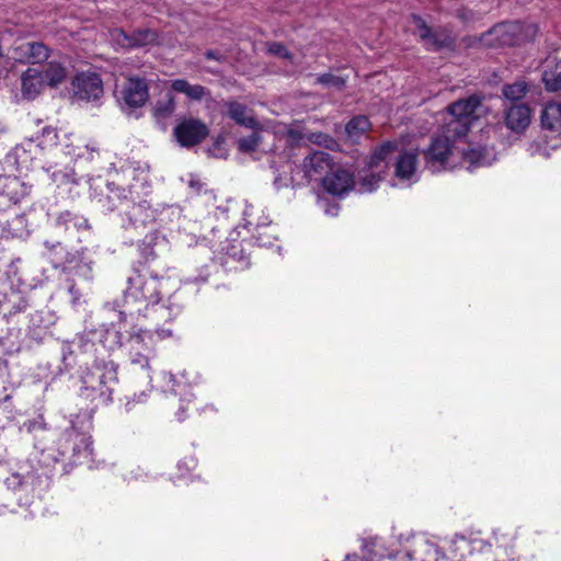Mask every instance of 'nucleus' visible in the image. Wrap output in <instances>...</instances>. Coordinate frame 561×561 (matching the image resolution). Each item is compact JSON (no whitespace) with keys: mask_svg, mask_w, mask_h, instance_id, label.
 <instances>
[{"mask_svg":"<svg viewBox=\"0 0 561 561\" xmlns=\"http://www.w3.org/2000/svg\"><path fill=\"white\" fill-rule=\"evenodd\" d=\"M484 113L485 106L479 95L458 100L447 107L444 127L447 133L453 134L454 138H461L466 136L472 121L478 119Z\"/></svg>","mask_w":561,"mask_h":561,"instance_id":"obj_1","label":"nucleus"},{"mask_svg":"<svg viewBox=\"0 0 561 561\" xmlns=\"http://www.w3.org/2000/svg\"><path fill=\"white\" fill-rule=\"evenodd\" d=\"M536 33L533 25L520 22H505L492 27L480 37V43L489 47L513 46L523 41L531 39Z\"/></svg>","mask_w":561,"mask_h":561,"instance_id":"obj_2","label":"nucleus"},{"mask_svg":"<svg viewBox=\"0 0 561 561\" xmlns=\"http://www.w3.org/2000/svg\"><path fill=\"white\" fill-rule=\"evenodd\" d=\"M397 144L387 141L377 148L370 157L368 169L360 175L359 186L362 192H373L385 178L389 160L397 151Z\"/></svg>","mask_w":561,"mask_h":561,"instance_id":"obj_3","label":"nucleus"},{"mask_svg":"<svg viewBox=\"0 0 561 561\" xmlns=\"http://www.w3.org/2000/svg\"><path fill=\"white\" fill-rule=\"evenodd\" d=\"M161 299V279L157 277H145L135 273L128 277V286L125 289V301L127 304H145V306L157 305Z\"/></svg>","mask_w":561,"mask_h":561,"instance_id":"obj_4","label":"nucleus"},{"mask_svg":"<svg viewBox=\"0 0 561 561\" xmlns=\"http://www.w3.org/2000/svg\"><path fill=\"white\" fill-rule=\"evenodd\" d=\"M453 134L446 131L443 126L442 134L433 139L431 146L424 152L426 165L432 172H439L446 168L448 158L454 154L455 141Z\"/></svg>","mask_w":561,"mask_h":561,"instance_id":"obj_5","label":"nucleus"},{"mask_svg":"<svg viewBox=\"0 0 561 561\" xmlns=\"http://www.w3.org/2000/svg\"><path fill=\"white\" fill-rule=\"evenodd\" d=\"M127 347L133 365L149 368L150 359L154 355L152 332L142 329L134 331L127 341Z\"/></svg>","mask_w":561,"mask_h":561,"instance_id":"obj_6","label":"nucleus"},{"mask_svg":"<svg viewBox=\"0 0 561 561\" xmlns=\"http://www.w3.org/2000/svg\"><path fill=\"white\" fill-rule=\"evenodd\" d=\"M94 377L101 378L99 387L100 394L110 398L114 386L117 383V371L114 363H95L83 377V383L87 388L96 389Z\"/></svg>","mask_w":561,"mask_h":561,"instance_id":"obj_7","label":"nucleus"},{"mask_svg":"<svg viewBox=\"0 0 561 561\" xmlns=\"http://www.w3.org/2000/svg\"><path fill=\"white\" fill-rule=\"evenodd\" d=\"M412 23L427 49L437 50L450 47L454 44V38L447 28L438 27L433 30L419 15H412Z\"/></svg>","mask_w":561,"mask_h":561,"instance_id":"obj_8","label":"nucleus"},{"mask_svg":"<svg viewBox=\"0 0 561 561\" xmlns=\"http://www.w3.org/2000/svg\"><path fill=\"white\" fill-rule=\"evenodd\" d=\"M178 142L182 147L201 144L209 134L207 125L198 118H184L173 129Z\"/></svg>","mask_w":561,"mask_h":561,"instance_id":"obj_9","label":"nucleus"},{"mask_svg":"<svg viewBox=\"0 0 561 561\" xmlns=\"http://www.w3.org/2000/svg\"><path fill=\"white\" fill-rule=\"evenodd\" d=\"M117 98L124 106L138 108L148 101V85L140 78H128L117 91Z\"/></svg>","mask_w":561,"mask_h":561,"instance_id":"obj_10","label":"nucleus"},{"mask_svg":"<svg viewBox=\"0 0 561 561\" xmlns=\"http://www.w3.org/2000/svg\"><path fill=\"white\" fill-rule=\"evenodd\" d=\"M335 167L330 153L325 151H314L302 161L305 176L310 181H322Z\"/></svg>","mask_w":561,"mask_h":561,"instance_id":"obj_11","label":"nucleus"},{"mask_svg":"<svg viewBox=\"0 0 561 561\" xmlns=\"http://www.w3.org/2000/svg\"><path fill=\"white\" fill-rule=\"evenodd\" d=\"M75 95L80 100H98L103 94L102 80L96 73L82 72L72 81Z\"/></svg>","mask_w":561,"mask_h":561,"instance_id":"obj_12","label":"nucleus"},{"mask_svg":"<svg viewBox=\"0 0 561 561\" xmlns=\"http://www.w3.org/2000/svg\"><path fill=\"white\" fill-rule=\"evenodd\" d=\"M322 186L331 195L342 196L354 187V176L348 170L336 165L322 179Z\"/></svg>","mask_w":561,"mask_h":561,"instance_id":"obj_13","label":"nucleus"},{"mask_svg":"<svg viewBox=\"0 0 561 561\" xmlns=\"http://www.w3.org/2000/svg\"><path fill=\"white\" fill-rule=\"evenodd\" d=\"M48 56V48L38 42L21 43L12 50V58L21 64H41Z\"/></svg>","mask_w":561,"mask_h":561,"instance_id":"obj_14","label":"nucleus"},{"mask_svg":"<svg viewBox=\"0 0 561 561\" xmlns=\"http://www.w3.org/2000/svg\"><path fill=\"white\" fill-rule=\"evenodd\" d=\"M224 106L226 108V116L232 119L237 125L253 130L260 127V123L256 119L253 110L248 105L236 100H229L224 103Z\"/></svg>","mask_w":561,"mask_h":561,"instance_id":"obj_15","label":"nucleus"},{"mask_svg":"<svg viewBox=\"0 0 561 561\" xmlns=\"http://www.w3.org/2000/svg\"><path fill=\"white\" fill-rule=\"evenodd\" d=\"M112 37L118 45L127 48L144 47L157 42V34L149 28L138 30L130 35L122 30H115Z\"/></svg>","mask_w":561,"mask_h":561,"instance_id":"obj_16","label":"nucleus"},{"mask_svg":"<svg viewBox=\"0 0 561 561\" xmlns=\"http://www.w3.org/2000/svg\"><path fill=\"white\" fill-rule=\"evenodd\" d=\"M531 111L525 103L512 104L505 110V125L508 129L520 133L530 124Z\"/></svg>","mask_w":561,"mask_h":561,"instance_id":"obj_17","label":"nucleus"},{"mask_svg":"<svg viewBox=\"0 0 561 561\" xmlns=\"http://www.w3.org/2000/svg\"><path fill=\"white\" fill-rule=\"evenodd\" d=\"M45 87L42 71L36 68L26 69L21 76V93L26 100L35 99Z\"/></svg>","mask_w":561,"mask_h":561,"instance_id":"obj_18","label":"nucleus"},{"mask_svg":"<svg viewBox=\"0 0 561 561\" xmlns=\"http://www.w3.org/2000/svg\"><path fill=\"white\" fill-rule=\"evenodd\" d=\"M417 157L416 150L400 152L394 163V175L400 180H411L416 171Z\"/></svg>","mask_w":561,"mask_h":561,"instance_id":"obj_19","label":"nucleus"},{"mask_svg":"<svg viewBox=\"0 0 561 561\" xmlns=\"http://www.w3.org/2000/svg\"><path fill=\"white\" fill-rule=\"evenodd\" d=\"M39 482V477L33 471H26L24 473L14 471L5 479L7 486L12 490L30 489L31 491H34Z\"/></svg>","mask_w":561,"mask_h":561,"instance_id":"obj_20","label":"nucleus"},{"mask_svg":"<svg viewBox=\"0 0 561 561\" xmlns=\"http://www.w3.org/2000/svg\"><path fill=\"white\" fill-rule=\"evenodd\" d=\"M171 88L179 93L185 94L193 101H201L210 95L207 88L201 84H191L187 80L176 79L171 83Z\"/></svg>","mask_w":561,"mask_h":561,"instance_id":"obj_21","label":"nucleus"},{"mask_svg":"<svg viewBox=\"0 0 561 561\" xmlns=\"http://www.w3.org/2000/svg\"><path fill=\"white\" fill-rule=\"evenodd\" d=\"M540 119L543 128L559 130L561 128V104L548 103L541 112Z\"/></svg>","mask_w":561,"mask_h":561,"instance_id":"obj_22","label":"nucleus"},{"mask_svg":"<svg viewBox=\"0 0 561 561\" xmlns=\"http://www.w3.org/2000/svg\"><path fill=\"white\" fill-rule=\"evenodd\" d=\"M370 122L364 115L353 117L345 126V133L352 141H357L370 129Z\"/></svg>","mask_w":561,"mask_h":561,"instance_id":"obj_23","label":"nucleus"},{"mask_svg":"<svg viewBox=\"0 0 561 561\" xmlns=\"http://www.w3.org/2000/svg\"><path fill=\"white\" fill-rule=\"evenodd\" d=\"M45 80V85L57 87L66 79V69L58 62L51 61L47 64L44 71H42Z\"/></svg>","mask_w":561,"mask_h":561,"instance_id":"obj_24","label":"nucleus"},{"mask_svg":"<svg viewBox=\"0 0 561 561\" xmlns=\"http://www.w3.org/2000/svg\"><path fill=\"white\" fill-rule=\"evenodd\" d=\"M527 92L528 87L524 81L505 84L502 89L504 98L510 101H519L525 98Z\"/></svg>","mask_w":561,"mask_h":561,"instance_id":"obj_25","label":"nucleus"},{"mask_svg":"<svg viewBox=\"0 0 561 561\" xmlns=\"http://www.w3.org/2000/svg\"><path fill=\"white\" fill-rule=\"evenodd\" d=\"M175 111V100L170 93L165 94L164 98L159 100L153 108L156 117L167 118Z\"/></svg>","mask_w":561,"mask_h":561,"instance_id":"obj_26","label":"nucleus"},{"mask_svg":"<svg viewBox=\"0 0 561 561\" xmlns=\"http://www.w3.org/2000/svg\"><path fill=\"white\" fill-rule=\"evenodd\" d=\"M362 549L364 558L368 561H374L376 557H382V545L379 543L377 538L363 539Z\"/></svg>","mask_w":561,"mask_h":561,"instance_id":"obj_27","label":"nucleus"},{"mask_svg":"<svg viewBox=\"0 0 561 561\" xmlns=\"http://www.w3.org/2000/svg\"><path fill=\"white\" fill-rule=\"evenodd\" d=\"M73 454L81 455L83 454L85 457L91 455L92 453V440L90 436L80 433H73Z\"/></svg>","mask_w":561,"mask_h":561,"instance_id":"obj_28","label":"nucleus"},{"mask_svg":"<svg viewBox=\"0 0 561 561\" xmlns=\"http://www.w3.org/2000/svg\"><path fill=\"white\" fill-rule=\"evenodd\" d=\"M260 144V135L257 133H252L248 137L240 138L238 140V149L241 152H253Z\"/></svg>","mask_w":561,"mask_h":561,"instance_id":"obj_29","label":"nucleus"},{"mask_svg":"<svg viewBox=\"0 0 561 561\" xmlns=\"http://www.w3.org/2000/svg\"><path fill=\"white\" fill-rule=\"evenodd\" d=\"M316 82L325 87H334L342 89L345 84V80L342 77L334 76L332 73H324L316 78Z\"/></svg>","mask_w":561,"mask_h":561,"instance_id":"obj_30","label":"nucleus"},{"mask_svg":"<svg viewBox=\"0 0 561 561\" xmlns=\"http://www.w3.org/2000/svg\"><path fill=\"white\" fill-rule=\"evenodd\" d=\"M244 216L248 225L255 226L256 228H264L270 224V221H267V218H264L263 220H256L254 218V207L252 205L245 208Z\"/></svg>","mask_w":561,"mask_h":561,"instance_id":"obj_31","label":"nucleus"},{"mask_svg":"<svg viewBox=\"0 0 561 561\" xmlns=\"http://www.w3.org/2000/svg\"><path fill=\"white\" fill-rule=\"evenodd\" d=\"M483 158L484 157L481 149H471L463 152V159L471 164H482Z\"/></svg>","mask_w":561,"mask_h":561,"instance_id":"obj_32","label":"nucleus"},{"mask_svg":"<svg viewBox=\"0 0 561 561\" xmlns=\"http://www.w3.org/2000/svg\"><path fill=\"white\" fill-rule=\"evenodd\" d=\"M270 51L283 58H290L289 51L279 43H274L270 46Z\"/></svg>","mask_w":561,"mask_h":561,"instance_id":"obj_33","label":"nucleus"},{"mask_svg":"<svg viewBox=\"0 0 561 561\" xmlns=\"http://www.w3.org/2000/svg\"><path fill=\"white\" fill-rule=\"evenodd\" d=\"M543 81L546 88L550 91H558L561 89V78L550 79L548 75H545Z\"/></svg>","mask_w":561,"mask_h":561,"instance_id":"obj_34","label":"nucleus"},{"mask_svg":"<svg viewBox=\"0 0 561 561\" xmlns=\"http://www.w3.org/2000/svg\"><path fill=\"white\" fill-rule=\"evenodd\" d=\"M308 139L314 144H319V145H322V144H327L328 140H329V136L325 135V134H322V133H319V134H311Z\"/></svg>","mask_w":561,"mask_h":561,"instance_id":"obj_35","label":"nucleus"},{"mask_svg":"<svg viewBox=\"0 0 561 561\" xmlns=\"http://www.w3.org/2000/svg\"><path fill=\"white\" fill-rule=\"evenodd\" d=\"M205 56L207 59H215L217 61H221L225 59V56L222 54L215 51V50L206 51Z\"/></svg>","mask_w":561,"mask_h":561,"instance_id":"obj_36","label":"nucleus"},{"mask_svg":"<svg viewBox=\"0 0 561 561\" xmlns=\"http://www.w3.org/2000/svg\"><path fill=\"white\" fill-rule=\"evenodd\" d=\"M156 334L159 339H167L172 335V331L170 329L161 328L156 330Z\"/></svg>","mask_w":561,"mask_h":561,"instance_id":"obj_37","label":"nucleus"},{"mask_svg":"<svg viewBox=\"0 0 561 561\" xmlns=\"http://www.w3.org/2000/svg\"><path fill=\"white\" fill-rule=\"evenodd\" d=\"M158 311L161 313L162 317H164L165 314H168L169 319H171V317H172V313H171V311L168 308L160 307L158 309Z\"/></svg>","mask_w":561,"mask_h":561,"instance_id":"obj_38","label":"nucleus"},{"mask_svg":"<svg viewBox=\"0 0 561 561\" xmlns=\"http://www.w3.org/2000/svg\"><path fill=\"white\" fill-rule=\"evenodd\" d=\"M94 380H95V385H96V389L95 390L99 391L101 378L100 377H94Z\"/></svg>","mask_w":561,"mask_h":561,"instance_id":"obj_39","label":"nucleus"},{"mask_svg":"<svg viewBox=\"0 0 561 561\" xmlns=\"http://www.w3.org/2000/svg\"><path fill=\"white\" fill-rule=\"evenodd\" d=\"M289 136H290L291 138H296V133H295L294 130H290V131H289Z\"/></svg>","mask_w":561,"mask_h":561,"instance_id":"obj_40","label":"nucleus"}]
</instances>
